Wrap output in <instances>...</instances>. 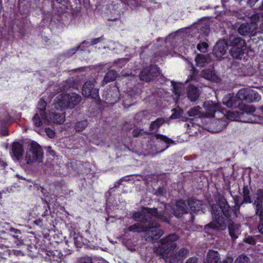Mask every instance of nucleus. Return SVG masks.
<instances>
[{
    "label": "nucleus",
    "mask_w": 263,
    "mask_h": 263,
    "mask_svg": "<svg viewBox=\"0 0 263 263\" xmlns=\"http://www.w3.org/2000/svg\"><path fill=\"white\" fill-rule=\"evenodd\" d=\"M157 214L156 210L150 209L148 208H143L139 212L135 213L133 218L136 221H140L141 223H136L128 227L129 231L133 232H148L153 235V239H157L163 234V232L157 228L159 225L156 222H151L148 219H152V217H155Z\"/></svg>",
    "instance_id": "f257e3e1"
},
{
    "label": "nucleus",
    "mask_w": 263,
    "mask_h": 263,
    "mask_svg": "<svg viewBox=\"0 0 263 263\" xmlns=\"http://www.w3.org/2000/svg\"><path fill=\"white\" fill-rule=\"evenodd\" d=\"M212 214L214 222L207 224L205 228H209L213 230H224L227 228L225 217L231 216V210L226 199L221 195L218 196L217 203L211 205Z\"/></svg>",
    "instance_id": "f03ea898"
},
{
    "label": "nucleus",
    "mask_w": 263,
    "mask_h": 263,
    "mask_svg": "<svg viewBox=\"0 0 263 263\" xmlns=\"http://www.w3.org/2000/svg\"><path fill=\"white\" fill-rule=\"evenodd\" d=\"M178 239V236L175 233L169 234L165 237V262L180 263L189 254V250L185 248H181L177 252L174 251L177 247L175 241Z\"/></svg>",
    "instance_id": "7ed1b4c3"
},
{
    "label": "nucleus",
    "mask_w": 263,
    "mask_h": 263,
    "mask_svg": "<svg viewBox=\"0 0 263 263\" xmlns=\"http://www.w3.org/2000/svg\"><path fill=\"white\" fill-rule=\"evenodd\" d=\"M81 100V96L75 93H61L56 98L54 106L57 110H63L66 107H73Z\"/></svg>",
    "instance_id": "20e7f679"
},
{
    "label": "nucleus",
    "mask_w": 263,
    "mask_h": 263,
    "mask_svg": "<svg viewBox=\"0 0 263 263\" xmlns=\"http://www.w3.org/2000/svg\"><path fill=\"white\" fill-rule=\"evenodd\" d=\"M228 42L232 47L230 50L231 55L235 59H241L247 48L245 40L237 36L230 35Z\"/></svg>",
    "instance_id": "39448f33"
},
{
    "label": "nucleus",
    "mask_w": 263,
    "mask_h": 263,
    "mask_svg": "<svg viewBox=\"0 0 263 263\" xmlns=\"http://www.w3.org/2000/svg\"><path fill=\"white\" fill-rule=\"evenodd\" d=\"M43 155L41 147L36 142H32L28 145L25 159L27 163L41 162Z\"/></svg>",
    "instance_id": "423d86ee"
},
{
    "label": "nucleus",
    "mask_w": 263,
    "mask_h": 263,
    "mask_svg": "<svg viewBox=\"0 0 263 263\" xmlns=\"http://www.w3.org/2000/svg\"><path fill=\"white\" fill-rule=\"evenodd\" d=\"M82 93L85 97H90L95 99L99 98V90L91 81H87L84 84Z\"/></svg>",
    "instance_id": "0eeeda50"
},
{
    "label": "nucleus",
    "mask_w": 263,
    "mask_h": 263,
    "mask_svg": "<svg viewBox=\"0 0 263 263\" xmlns=\"http://www.w3.org/2000/svg\"><path fill=\"white\" fill-rule=\"evenodd\" d=\"M257 27V24L256 23L252 22L251 21V23H243L241 24L238 28V32L241 35H250L254 36L256 33V29Z\"/></svg>",
    "instance_id": "6e6552de"
},
{
    "label": "nucleus",
    "mask_w": 263,
    "mask_h": 263,
    "mask_svg": "<svg viewBox=\"0 0 263 263\" xmlns=\"http://www.w3.org/2000/svg\"><path fill=\"white\" fill-rule=\"evenodd\" d=\"M228 123L225 119H214L212 121L208 126V130L211 133H216L221 132Z\"/></svg>",
    "instance_id": "1a4fd4ad"
},
{
    "label": "nucleus",
    "mask_w": 263,
    "mask_h": 263,
    "mask_svg": "<svg viewBox=\"0 0 263 263\" xmlns=\"http://www.w3.org/2000/svg\"><path fill=\"white\" fill-rule=\"evenodd\" d=\"M187 203L191 211L194 213H197L200 211L204 213L205 210V205L201 200L191 198L188 200Z\"/></svg>",
    "instance_id": "9d476101"
},
{
    "label": "nucleus",
    "mask_w": 263,
    "mask_h": 263,
    "mask_svg": "<svg viewBox=\"0 0 263 263\" xmlns=\"http://www.w3.org/2000/svg\"><path fill=\"white\" fill-rule=\"evenodd\" d=\"M219 254L217 251L210 250L207 255V263H218L219 260ZM233 259L228 257L222 263H232Z\"/></svg>",
    "instance_id": "9b49d317"
},
{
    "label": "nucleus",
    "mask_w": 263,
    "mask_h": 263,
    "mask_svg": "<svg viewBox=\"0 0 263 263\" xmlns=\"http://www.w3.org/2000/svg\"><path fill=\"white\" fill-rule=\"evenodd\" d=\"M186 95L188 99L192 102L197 101L200 96V91L198 87L190 85L186 89Z\"/></svg>",
    "instance_id": "f8f14e48"
},
{
    "label": "nucleus",
    "mask_w": 263,
    "mask_h": 263,
    "mask_svg": "<svg viewBox=\"0 0 263 263\" xmlns=\"http://www.w3.org/2000/svg\"><path fill=\"white\" fill-rule=\"evenodd\" d=\"M203 106L211 117H214V113L220 109V104L214 103L212 101H208L204 102Z\"/></svg>",
    "instance_id": "ddd939ff"
},
{
    "label": "nucleus",
    "mask_w": 263,
    "mask_h": 263,
    "mask_svg": "<svg viewBox=\"0 0 263 263\" xmlns=\"http://www.w3.org/2000/svg\"><path fill=\"white\" fill-rule=\"evenodd\" d=\"M227 46L224 41L217 42L214 48V53L217 58H221L226 53Z\"/></svg>",
    "instance_id": "4468645a"
},
{
    "label": "nucleus",
    "mask_w": 263,
    "mask_h": 263,
    "mask_svg": "<svg viewBox=\"0 0 263 263\" xmlns=\"http://www.w3.org/2000/svg\"><path fill=\"white\" fill-rule=\"evenodd\" d=\"M228 228L232 240H235L240 234V225L231 222L228 224Z\"/></svg>",
    "instance_id": "2eb2a0df"
},
{
    "label": "nucleus",
    "mask_w": 263,
    "mask_h": 263,
    "mask_svg": "<svg viewBox=\"0 0 263 263\" xmlns=\"http://www.w3.org/2000/svg\"><path fill=\"white\" fill-rule=\"evenodd\" d=\"M223 103L229 108H236L240 105L237 97H231L230 95L223 99Z\"/></svg>",
    "instance_id": "dca6fc26"
},
{
    "label": "nucleus",
    "mask_w": 263,
    "mask_h": 263,
    "mask_svg": "<svg viewBox=\"0 0 263 263\" xmlns=\"http://www.w3.org/2000/svg\"><path fill=\"white\" fill-rule=\"evenodd\" d=\"M200 76L208 80L213 82H217L219 80L218 77L212 69L202 70L200 73Z\"/></svg>",
    "instance_id": "f3484780"
},
{
    "label": "nucleus",
    "mask_w": 263,
    "mask_h": 263,
    "mask_svg": "<svg viewBox=\"0 0 263 263\" xmlns=\"http://www.w3.org/2000/svg\"><path fill=\"white\" fill-rule=\"evenodd\" d=\"M45 121H47L48 123L52 122L58 124H62L65 121V116L63 115L58 114H49L48 118H44Z\"/></svg>",
    "instance_id": "a211bd4d"
},
{
    "label": "nucleus",
    "mask_w": 263,
    "mask_h": 263,
    "mask_svg": "<svg viewBox=\"0 0 263 263\" xmlns=\"http://www.w3.org/2000/svg\"><path fill=\"white\" fill-rule=\"evenodd\" d=\"M165 82L170 83L172 91L175 93V99H178L182 87V84L179 82H176L173 81H170L165 79Z\"/></svg>",
    "instance_id": "6ab92c4d"
},
{
    "label": "nucleus",
    "mask_w": 263,
    "mask_h": 263,
    "mask_svg": "<svg viewBox=\"0 0 263 263\" xmlns=\"http://www.w3.org/2000/svg\"><path fill=\"white\" fill-rule=\"evenodd\" d=\"M157 68L154 67L151 68L150 70L148 68L144 69L140 74V79L141 80L148 82L151 81L152 78L154 77L153 72L155 70H156Z\"/></svg>",
    "instance_id": "aec40b11"
},
{
    "label": "nucleus",
    "mask_w": 263,
    "mask_h": 263,
    "mask_svg": "<svg viewBox=\"0 0 263 263\" xmlns=\"http://www.w3.org/2000/svg\"><path fill=\"white\" fill-rule=\"evenodd\" d=\"M44 118H48V117L44 114L42 117L40 115V112H37L33 117L32 119L33 123L37 127H39L43 125V123H47L48 121H45Z\"/></svg>",
    "instance_id": "412c9836"
},
{
    "label": "nucleus",
    "mask_w": 263,
    "mask_h": 263,
    "mask_svg": "<svg viewBox=\"0 0 263 263\" xmlns=\"http://www.w3.org/2000/svg\"><path fill=\"white\" fill-rule=\"evenodd\" d=\"M12 152L14 156L18 159L22 156L23 152L22 145L18 142L13 143Z\"/></svg>",
    "instance_id": "4be33fe9"
},
{
    "label": "nucleus",
    "mask_w": 263,
    "mask_h": 263,
    "mask_svg": "<svg viewBox=\"0 0 263 263\" xmlns=\"http://www.w3.org/2000/svg\"><path fill=\"white\" fill-rule=\"evenodd\" d=\"M187 114L191 117H201L203 116V113L201 111V108L199 106L191 108L187 111Z\"/></svg>",
    "instance_id": "5701e85b"
},
{
    "label": "nucleus",
    "mask_w": 263,
    "mask_h": 263,
    "mask_svg": "<svg viewBox=\"0 0 263 263\" xmlns=\"http://www.w3.org/2000/svg\"><path fill=\"white\" fill-rule=\"evenodd\" d=\"M263 204V190L259 189L257 190L256 193V198L254 200V205L255 207H257V211L258 210V208H260V205H262Z\"/></svg>",
    "instance_id": "b1692460"
},
{
    "label": "nucleus",
    "mask_w": 263,
    "mask_h": 263,
    "mask_svg": "<svg viewBox=\"0 0 263 263\" xmlns=\"http://www.w3.org/2000/svg\"><path fill=\"white\" fill-rule=\"evenodd\" d=\"M260 96L256 91L249 88V95L247 98L248 102L258 101L260 99Z\"/></svg>",
    "instance_id": "393cba45"
},
{
    "label": "nucleus",
    "mask_w": 263,
    "mask_h": 263,
    "mask_svg": "<svg viewBox=\"0 0 263 263\" xmlns=\"http://www.w3.org/2000/svg\"><path fill=\"white\" fill-rule=\"evenodd\" d=\"M195 61L197 66L202 67L208 63V57L203 54H198L196 57Z\"/></svg>",
    "instance_id": "a878e982"
},
{
    "label": "nucleus",
    "mask_w": 263,
    "mask_h": 263,
    "mask_svg": "<svg viewBox=\"0 0 263 263\" xmlns=\"http://www.w3.org/2000/svg\"><path fill=\"white\" fill-rule=\"evenodd\" d=\"M117 77L116 72L114 70H109L105 75L103 83H107L109 82L114 81Z\"/></svg>",
    "instance_id": "bb28decb"
},
{
    "label": "nucleus",
    "mask_w": 263,
    "mask_h": 263,
    "mask_svg": "<svg viewBox=\"0 0 263 263\" xmlns=\"http://www.w3.org/2000/svg\"><path fill=\"white\" fill-rule=\"evenodd\" d=\"M249 95L248 89H241L239 90L237 93L238 99L240 101L241 100H245L247 102V98Z\"/></svg>",
    "instance_id": "cd10ccee"
},
{
    "label": "nucleus",
    "mask_w": 263,
    "mask_h": 263,
    "mask_svg": "<svg viewBox=\"0 0 263 263\" xmlns=\"http://www.w3.org/2000/svg\"><path fill=\"white\" fill-rule=\"evenodd\" d=\"M176 207L178 210L180 211L182 213H186L187 212V209L185 201L183 200H180L176 202Z\"/></svg>",
    "instance_id": "c85d7f7f"
},
{
    "label": "nucleus",
    "mask_w": 263,
    "mask_h": 263,
    "mask_svg": "<svg viewBox=\"0 0 263 263\" xmlns=\"http://www.w3.org/2000/svg\"><path fill=\"white\" fill-rule=\"evenodd\" d=\"M46 106V103L44 100L41 99L38 103V111L40 115L42 117L44 115L45 109Z\"/></svg>",
    "instance_id": "c756f323"
},
{
    "label": "nucleus",
    "mask_w": 263,
    "mask_h": 263,
    "mask_svg": "<svg viewBox=\"0 0 263 263\" xmlns=\"http://www.w3.org/2000/svg\"><path fill=\"white\" fill-rule=\"evenodd\" d=\"M163 122L164 120L163 119H159L152 123L150 126L151 131L153 132L157 129L160 125L163 124Z\"/></svg>",
    "instance_id": "7c9ffc66"
},
{
    "label": "nucleus",
    "mask_w": 263,
    "mask_h": 263,
    "mask_svg": "<svg viewBox=\"0 0 263 263\" xmlns=\"http://www.w3.org/2000/svg\"><path fill=\"white\" fill-rule=\"evenodd\" d=\"M173 111L170 118L173 119L179 118L183 114V110L180 108H176L172 109Z\"/></svg>",
    "instance_id": "2f4dec72"
},
{
    "label": "nucleus",
    "mask_w": 263,
    "mask_h": 263,
    "mask_svg": "<svg viewBox=\"0 0 263 263\" xmlns=\"http://www.w3.org/2000/svg\"><path fill=\"white\" fill-rule=\"evenodd\" d=\"M250 20L252 22H256L257 24L258 23L262 22L263 20V12L252 15Z\"/></svg>",
    "instance_id": "473e14b6"
},
{
    "label": "nucleus",
    "mask_w": 263,
    "mask_h": 263,
    "mask_svg": "<svg viewBox=\"0 0 263 263\" xmlns=\"http://www.w3.org/2000/svg\"><path fill=\"white\" fill-rule=\"evenodd\" d=\"M87 125V121L85 120H84V121H82L78 122L76 124L74 128H75V129L77 132H81V131H82L83 130H84L86 127Z\"/></svg>",
    "instance_id": "72a5a7b5"
},
{
    "label": "nucleus",
    "mask_w": 263,
    "mask_h": 263,
    "mask_svg": "<svg viewBox=\"0 0 263 263\" xmlns=\"http://www.w3.org/2000/svg\"><path fill=\"white\" fill-rule=\"evenodd\" d=\"M235 263H250V259L247 256L241 255L237 258Z\"/></svg>",
    "instance_id": "f704fd0d"
},
{
    "label": "nucleus",
    "mask_w": 263,
    "mask_h": 263,
    "mask_svg": "<svg viewBox=\"0 0 263 263\" xmlns=\"http://www.w3.org/2000/svg\"><path fill=\"white\" fill-rule=\"evenodd\" d=\"M208 47V45L205 42H203L201 44H198L197 46V49L203 52H205L206 51Z\"/></svg>",
    "instance_id": "c9c22d12"
},
{
    "label": "nucleus",
    "mask_w": 263,
    "mask_h": 263,
    "mask_svg": "<svg viewBox=\"0 0 263 263\" xmlns=\"http://www.w3.org/2000/svg\"><path fill=\"white\" fill-rule=\"evenodd\" d=\"M243 199L242 202L239 205H238V209L240 208V205H241L243 203L252 202V200L250 196V194L243 196Z\"/></svg>",
    "instance_id": "e433bc0d"
},
{
    "label": "nucleus",
    "mask_w": 263,
    "mask_h": 263,
    "mask_svg": "<svg viewBox=\"0 0 263 263\" xmlns=\"http://www.w3.org/2000/svg\"><path fill=\"white\" fill-rule=\"evenodd\" d=\"M255 213L259 216L260 220H263V206L260 205V208H258V211H257V207H255Z\"/></svg>",
    "instance_id": "4c0bfd02"
},
{
    "label": "nucleus",
    "mask_w": 263,
    "mask_h": 263,
    "mask_svg": "<svg viewBox=\"0 0 263 263\" xmlns=\"http://www.w3.org/2000/svg\"><path fill=\"white\" fill-rule=\"evenodd\" d=\"M243 241L245 242L246 243L252 245H255L256 243L254 238L252 236H248V237H246L244 239Z\"/></svg>",
    "instance_id": "58836bf2"
},
{
    "label": "nucleus",
    "mask_w": 263,
    "mask_h": 263,
    "mask_svg": "<svg viewBox=\"0 0 263 263\" xmlns=\"http://www.w3.org/2000/svg\"><path fill=\"white\" fill-rule=\"evenodd\" d=\"M79 263H92L90 257L86 256L80 258Z\"/></svg>",
    "instance_id": "ea45409f"
},
{
    "label": "nucleus",
    "mask_w": 263,
    "mask_h": 263,
    "mask_svg": "<svg viewBox=\"0 0 263 263\" xmlns=\"http://www.w3.org/2000/svg\"><path fill=\"white\" fill-rule=\"evenodd\" d=\"M45 132L48 137L50 138H52L54 136V131L50 128H46Z\"/></svg>",
    "instance_id": "a19ab883"
},
{
    "label": "nucleus",
    "mask_w": 263,
    "mask_h": 263,
    "mask_svg": "<svg viewBox=\"0 0 263 263\" xmlns=\"http://www.w3.org/2000/svg\"><path fill=\"white\" fill-rule=\"evenodd\" d=\"M185 263H198V258L196 257H190L186 261Z\"/></svg>",
    "instance_id": "79ce46f5"
},
{
    "label": "nucleus",
    "mask_w": 263,
    "mask_h": 263,
    "mask_svg": "<svg viewBox=\"0 0 263 263\" xmlns=\"http://www.w3.org/2000/svg\"><path fill=\"white\" fill-rule=\"evenodd\" d=\"M245 110L246 112L251 113V112H254L255 110V108L252 107L250 106H248V105L245 106Z\"/></svg>",
    "instance_id": "37998d69"
},
{
    "label": "nucleus",
    "mask_w": 263,
    "mask_h": 263,
    "mask_svg": "<svg viewBox=\"0 0 263 263\" xmlns=\"http://www.w3.org/2000/svg\"><path fill=\"white\" fill-rule=\"evenodd\" d=\"M165 144H168V145H167L166 146V147H168V146L171 144H175V141H173L172 140L168 138L167 137H166L165 136Z\"/></svg>",
    "instance_id": "c03bdc74"
},
{
    "label": "nucleus",
    "mask_w": 263,
    "mask_h": 263,
    "mask_svg": "<svg viewBox=\"0 0 263 263\" xmlns=\"http://www.w3.org/2000/svg\"><path fill=\"white\" fill-rule=\"evenodd\" d=\"M142 130L139 129H135L133 131V134L134 136L137 137L139 136L141 134Z\"/></svg>",
    "instance_id": "a18cd8bd"
},
{
    "label": "nucleus",
    "mask_w": 263,
    "mask_h": 263,
    "mask_svg": "<svg viewBox=\"0 0 263 263\" xmlns=\"http://www.w3.org/2000/svg\"><path fill=\"white\" fill-rule=\"evenodd\" d=\"M242 194L243 196L250 194V191L249 190L248 187L247 185L244 186L242 190Z\"/></svg>",
    "instance_id": "49530a36"
},
{
    "label": "nucleus",
    "mask_w": 263,
    "mask_h": 263,
    "mask_svg": "<svg viewBox=\"0 0 263 263\" xmlns=\"http://www.w3.org/2000/svg\"><path fill=\"white\" fill-rule=\"evenodd\" d=\"M258 229L259 232L263 234V220H260V222L258 226Z\"/></svg>",
    "instance_id": "de8ad7c7"
},
{
    "label": "nucleus",
    "mask_w": 263,
    "mask_h": 263,
    "mask_svg": "<svg viewBox=\"0 0 263 263\" xmlns=\"http://www.w3.org/2000/svg\"><path fill=\"white\" fill-rule=\"evenodd\" d=\"M257 1L258 0H247V2L251 6H253Z\"/></svg>",
    "instance_id": "09e8293b"
},
{
    "label": "nucleus",
    "mask_w": 263,
    "mask_h": 263,
    "mask_svg": "<svg viewBox=\"0 0 263 263\" xmlns=\"http://www.w3.org/2000/svg\"><path fill=\"white\" fill-rule=\"evenodd\" d=\"M100 38H97V39H95L91 41V45H95V44H97L98 42L100 41Z\"/></svg>",
    "instance_id": "8fccbe9b"
},
{
    "label": "nucleus",
    "mask_w": 263,
    "mask_h": 263,
    "mask_svg": "<svg viewBox=\"0 0 263 263\" xmlns=\"http://www.w3.org/2000/svg\"><path fill=\"white\" fill-rule=\"evenodd\" d=\"M6 163L3 160H0V165L2 166H5L6 165Z\"/></svg>",
    "instance_id": "3c124183"
},
{
    "label": "nucleus",
    "mask_w": 263,
    "mask_h": 263,
    "mask_svg": "<svg viewBox=\"0 0 263 263\" xmlns=\"http://www.w3.org/2000/svg\"><path fill=\"white\" fill-rule=\"evenodd\" d=\"M11 231L14 232L15 233L19 232L20 231L18 230H16L15 229H11Z\"/></svg>",
    "instance_id": "603ef678"
},
{
    "label": "nucleus",
    "mask_w": 263,
    "mask_h": 263,
    "mask_svg": "<svg viewBox=\"0 0 263 263\" xmlns=\"http://www.w3.org/2000/svg\"><path fill=\"white\" fill-rule=\"evenodd\" d=\"M259 29L260 30V31L263 32V24H262V25H260L259 26Z\"/></svg>",
    "instance_id": "864d4df0"
},
{
    "label": "nucleus",
    "mask_w": 263,
    "mask_h": 263,
    "mask_svg": "<svg viewBox=\"0 0 263 263\" xmlns=\"http://www.w3.org/2000/svg\"><path fill=\"white\" fill-rule=\"evenodd\" d=\"M59 3H61L64 0H55Z\"/></svg>",
    "instance_id": "5fc2aeb1"
},
{
    "label": "nucleus",
    "mask_w": 263,
    "mask_h": 263,
    "mask_svg": "<svg viewBox=\"0 0 263 263\" xmlns=\"http://www.w3.org/2000/svg\"><path fill=\"white\" fill-rule=\"evenodd\" d=\"M70 86H65L64 88V89H67L68 87H69Z\"/></svg>",
    "instance_id": "6e6d98bb"
},
{
    "label": "nucleus",
    "mask_w": 263,
    "mask_h": 263,
    "mask_svg": "<svg viewBox=\"0 0 263 263\" xmlns=\"http://www.w3.org/2000/svg\"><path fill=\"white\" fill-rule=\"evenodd\" d=\"M161 139L163 140H164V138H163V136H161Z\"/></svg>",
    "instance_id": "4d7b16f0"
},
{
    "label": "nucleus",
    "mask_w": 263,
    "mask_h": 263,
    "mask_svg": "<svg viewBox=\"0 0 263 263\" xmlns=\"http://www.w3.org/2000/svg\"><path fill=\"white\" fill-rule=\"evenodd\" d=\"M193 73H194L195 72V69L194 68H193Z\"/></svg>",
    "instance_id": "13d9d810"
},
{
    "label": "nucleus",
    "mask_w": 263,
    "mask_h": 263,
    "mask_svg": "<svg viewBox=\"0 0 263 263\" xmlns=\"http://www.w3.org/2000/svg\"><path fill=\"white\" fill-rule=\"evenodd\" d=\"M72 51H74V52H73L72 53H74V52L76 51V49H72Z\"/></svg>",
    "instance_id": "bf43d9fd"
},
{
    "label": "nucleus",
    "mask_w": 263,
    "mask_h": 263,
    "mask_svg": "<svg viewBox=\"0 0 263 263\" xmlns=\"http://www.w3.org/2000/svg\"><path fill=\"white\" fill-rule=\"evenodd\" d=\"M191 79H192V80H194V77H193V75L192 76Z\"/></svg>",
    "instance_id": "052dcab7"
},
{
    "label": "nucleus",
    "mask_w": 263,
    "mask_h": 263,
    "mask_svg": "<svg viewBox=\"0 0 263 263\" xmlns=\"http://www.w3.org/2000/svg\"><path fill=\"white\" fill-rule=\"evenodd\" d=\"M246 122H250V123L252 122V121H247Z\"/></svg>",
    "instance_id": "680f3d73"
},
{
    "label": "nucleus",
    "mask_w": 263,
    "mask_h": 263,
    "mask_svg": "<svg viewBox=\"0 0 263 263\" xmlns=\"http://www.w3.org/2000/svg\"><path fill=\"white\" fill-rule=\"evenodd\" d=\"M2 198V193H0V199Z\"/></svg>",
    "instance_id": "e2e57ef3"
},
{
    "label": "nucleus",
    "mask_w": 263,
    "mask_h": 263,
    "mask_svg": "<svg viewBox=\"0 0 263 263\" xmlns=\"http://www.w3.org/2000/svg\"><path fill=\"white\" fill-rule=\"evenodd\" d=\"M165 222H167V219H166V218H165Z\"/></svg>",
    "instance_id": "0e129e2a"
},
{
    "label": "nucleus",
    "mask_w": 263,
    "mask_h": 263,
    "mask_svg": "<svg viewBox=\"0 0 263 263\" xmlns=\"http://www.w3.org/2000/svg\"><path fill=\"white\" fill-rule=\"evenodd\" d=\"M235 203H236V204H238L237 201H236V200H235Z\"/></svg>",
    "instance_id": "69168bd1"
},
{
    "label": "nucleus",
    "mask_w": 263,
    "mask_h": 263,
    "mask_svg": "<svg viewBox=\"0 0 263 263\" xmlns=\"http://www.w3.org/2000/svg\"><path fill=\"white\" fill-rule=\"evenodd\" d=\"M261 109L263 110V106L261 107Z\"/></svg>",
    "instance_id": "338daca9"
}]
</instances>
